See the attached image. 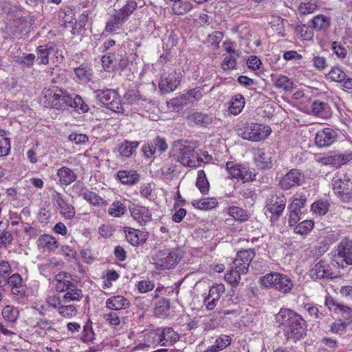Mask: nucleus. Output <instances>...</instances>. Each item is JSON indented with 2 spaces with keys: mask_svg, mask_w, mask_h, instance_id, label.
<instances>
[{
  "mask_svg": "<svg viewBox=\"0 0 352 352\" xmlns=\"http://www.w3.org/2000/svg\"><path fill=\"white\" fill-rule=\"evenodd\" d=\"M276 321L283 327L287 340L294 342L304 338L307 334V323L302 317L289 309L282 308L276 316Z\"/></svg>",
  "mask_w": 352,
  "mask_h": 352,
  "instance_id": "obj_1",
  "label": "nucleus"
},
{
  "mask_svg": "<svg viewBox=\"0 0 352 352\" xmlns=\"http://www.w3.org/2000/svg\"><path fill=\"white\" fill-rule=\"evenodd\" d=\"M254 256V249L239 251L232 262L230 270L225 274L226 280L232 287H236L241 280V275L248 273Z\"/></svg>",
  "mask_w": 352,
  "mask_h": 352,
  "instance_id": "obj_2",
  "label": "nucleus"
},
{
  "mask_svg": "<svg viewBox=\"0 0 352 352\" xmlns=\"http://www.w3.org/2000/svg\"><path fill=\"white\" fill-rule=\"evenodd\" d=\"M35 27V19L30 14H14L10 19L7 30L14 38H21L28 34Z\"/></svg>",
  "mask_w": 352,
  "mask_h": 352,
  "instance_id": "obj_3",
  "label": "nucleus"
},
{
  "mask_svg": "<svg viewBox=\"0 0 352 352\" xmlns=\"http://www.w3.org/2000/svg\"><path fill=\"white\" fill-rule=\"evenodd\" d=\"M331 185L332 190L340 201L352 205V181L350 174L338 173L332 178Z\"/></svg>",
  "mask_w": 352,
  "mask_h": 352,
  "instance_id": "obj_4",
  "label": "nucleus"
},
{
  "mask_svg": "<svg viewBox=\"0 0 352 352\" xmlns=\"http://www.w3.org/2000/svg\"><path fill=\"white\" fill-rule=\"evenodd\" d=\"M43 102L45 107L63 109L68 106L71 102V95L65 90L53 87L52 88H45L43 91Z\"/></svg>",
  "mask_w": 352,
  "mask_h": 352,
  "instance_id": "obj_5",
  "label": "nucleus"
},
{
  "mask_svg": "<svg viewBox=\"0 0 352 352\" xmlns=\"http://www.w3.org/2000/svg\"><path fill=\"white\" fill-rule=\"evenodd\" d=\"M259 282L264 287L274 288L284 294L289 293L294 287L289 276L276 272H272L261 277Z\"/></svg>",
  "mask_w": 352,
  "mask_h": 352,
  "instance_id": "obj_6",
  "label": "nucleus"
},
{
  "mask_svg": "<svg viewBox=\"0 0 352 352\" xmlns=\"http://www.w3.org/2000/svg\"><path fill=\"white\" fill-rule=\"evenodd\" d=\"M98 102L107 109L118 113L124 112L123 105L118 93L113 89H98L94 91Z\"/></svg>",
  "mask_w": 352,
  "mask_h": 352,
  "instance_id": "obj_7",
  "label": "nucleus"
},
{
  "mask_svg": "<svg viewBox=\"0 0 352 352\" xmlns=\"http://www.w3.org/2000/svg\"><path fill=\"white\" fill-rule=\"evenodd\" d=\"M182 256L177 250L164 249L157 251L152 256L153 264L160 270L174 267L181 260Z\"/></svg>",
  "mask_w": 352,
  "mask_h": 352,
  "instance_id": "obj_8",
  "label": "nucleus"
},
{
  "mask_svg": "<svg viewBox=\"0 0 352 352\" xmlns=\"http://www.w3.org/2000/svg\"><path fill=\"white\" fill-rule=\"evenodd\" d=\"M271 133V129L268 126L257 123H251L238 131L239 135L244 140L258 142L265 140Z\"/></svg>",
  "mask_w": 352,
  "mask_h": 352,
  "instance_id": "obj_9",
  "label": "nucleus"
},
{
  "mask_svg": "<svg viewBox=\"0 0 352 352\" xmlns=\"http://www.w3.org/2000/svg\"><path fill=\"white\" fill-rule=\"evenodd\" d=\"M226 168L230 177L241 180L243 183L255 179L256 174L250 171L245 165L230 161L226 163Z\"/></svg>",
  "mask_w": 352,
  "mask_h": 352,
  "instance_id": "obj_10",
  "label": "nucleus"
},
{
  "mask_svg": "<svg viewBox=\"0 0 352 352\" xmlns=\"http://www.w3.org/2000/svg\"><path fill=\"white\" fill-rule=\"evenodd\" d=\"M287 199L283 194L272 192L266 199L265 208L273 214L279 217L285 208Z\"/></svg>",
  "mask_w": 352,
  "mask_h": 352,
  "instance_id": "obj_11",
  "label": "nucleus"
},
{
  "mask_svg": "<svg viewBox=\"0 0 352 352\" xmlns=\"http://www.w3.org/2000/svg\"><path fill=\"white\" fill-rule=\"evenodd\" d=\"M182 77V73L176 71L162 74L159 82L160 89L164 94L174 91L179 85Z\"/></svg>",
  "mask_w": 352,
  "mask_h": 352,
  "instance_id": "obj_12",
  "label": "nucleus"
},
{
  "mask_svg": "<svg viewBox=\"0 0 352 352\" xmlns=\"http://www.w3.org/2000/svg\"><path fill=\"white\" fill-rule=\"evenodd\" d=\"M310 277L314 280L322 278L333 279L338 277L333 272L330 265L325 261H320L312 267L309 272Z\"/></svg>",
  "mask_w": 352,
  "mask_h": 352,
  "instance_id": "obj_13",
  "label": "nucleus"
},
{
  "mask_svg": "<svg viewBox=\"0 0 352 352\" xmlns=\"http://www.w3.org/2000/svg\"><path fill=\"white\" fill-rule=\"evenodd\" d=\"M338 139L337 132L331 128H324L317 132L315 144L319 148L328 147L335 143Z\"/></svg>",
  "mask_w": 352,
  "mask_h": 352,
  "instance_id": "obj_14",
  "label": "nucleus"
},
{
  "mask_svg": "<svg viewBox=\"0 0 352 352\" xmlns=\"http://www.w3.org/2000/svg\"><path fill=\"white\" fill-rule=\"evenodd\" d=\"M304 180V175L298 169L290 170L280 180L279 185L283 190H289L294 186H299Z\"/></svg>",
  "mask_w": 352,
  "mask_h": 352,
  "instance_id": "obj_15",
  "label": "nucleus"
},
{
  "mask_svg": "<svg viewBox=\"0 0 352 352\" xmlns=\"http://www.w3.org/2000/svg\"><path fill=\"white\" fill-rule=\"evenodd\" d=\"M181 155L178 157V161L184 166L195 168L201 165L203 160L200 157L195 155V151L187 146H184L181 149Z\"/></svg>",
  "mask_w": 352,
  "mask_h": 352,
  "instance_id": "obj_16",
  "label": "nucleus"
},
{
  "mask_svg": "<svg viewBox=\"0 0 352 352\" xmlns=\"http://www.w3.org/2000/svg\"><path fill=\"white\" fill-rule=\"evenodd\" d=\"M58 52L57 45L53 42H49L45 45H39L36 49L37 54L36 61L38 64L47 65L49 56H56Z\"/></svg>",
  "mask_w": 352,
  "mask_h": 352,
  "instance_id": "obj_17",
  "label": "nucleus"
},
{
  "mask_svg": "<svg viewBox=\"0 0 352 352\" xmlns=\"http://www.w3.org/2000/svg\"><path fill=\"white\" fill-rule=\"evenodd\" d=\"M224 292L225 286L223 284H217L212 286L209 290L208 295L205 298L204 301L207 309H214Z\"/></svg>",
  "mask_w": 352,
  "mask_h": 352,
  "instance_id": "obj_18",
  "label": "nucleus"
},
{
  "mask_svg": "<svg viewBox=\"0 0 352 352\" xmlns=\"http://www.w3.org/2000/svg\"><path fill=\"white\" fill-rule=\"evenodd\" d=\"M129 210L133 218L140 225H145L151 220V213L145 206L132 204Z\"/></svg>",
  "mask_w": 352,
  "mask_h": 352,
  "instance_id": "obj_19",
  "label": "nucleus"
},
{
  "mask_svg": "<svg viewBox=\"0 0 352 352\" xmlns=\"http://www.w3.org/2000/svg\"><path fill=\"white\" fill-rule=\"evenodd\" d=\"M337 256L342 258L347 265H352V241L345 238L337 248Z\"/></svg>",
  "mask_w": 352,
  "mask_h": 352,
  "instance_id": "obj_20",
  "label": "nucleus"
},
{
  "mask_svg": "<svg viewBox=\"0 0 352 352\" xmlns=\"http://www.w3.org/2000/svg\"><path fill=\"white\" fill-rule=\"evenodd\" d=\"M352 160V155L350 154H336L323 157L320 160V162L324 165H331L335 167H339L347 164Z\"/></svg>",
  "mask_w": 352,
  "mask_h": 352,
  "instance_id": "obj_21",
  "label": "nucleus"
},
{
  "mask_svg": "<svg viewBox=\"0 0 352 352\" xmlns=\"http://www.w3.org/2000/svg\"><path fill=\"white\" fill-rule=\"evenodd\" d=\"M54 200L60 214L67 219H72L75 216L74 208L67 203L60 193L54 195Z\"/></svg>",
  "mask_w": 352,
  "mask_h": 352,
  "instance_id": "obj_22",
  "label": "nucleus"
},
{
  "mask_svg": "<svg viewBox=\"0 0 352 352\" xmlns=\"http://www.w3.org/2000/svg\"><path fill=\"white\" fill-rule=\"evenodd\" d=\"M124 233L127 241L133 246L142 244L146 240V234L139 230L127 227L124 228Z\"/></svg>",
  "mask_w": 352,
  "mask_h": 352,
  "instance_id": "obj_23",
  "label": "nucleus"
},
{
  "mask_svg": "<svg viewBox=\"0 0 352 352\" xmlns=\"http://www.w3.org/2000/svg\"><path fill=\"white\" fill-rule=\"evenodd\" d=\"M140 178V175L133 170H122L117 173V179L123 184L134 185Z\"/></svg>",
  "mask_w": 352,
  "mask_h": 352,
  "instance_id": "obj_24",
  "label": "nucleus"
},
{
  "mask_svg": "<svg viewBox=\"0 0 352 352\" xmlns=\"http://www.w3.org/2000/svg\"><path fill=\"white\" fill-rule=\"evenodd\" d=\"M256 166L261 169L270 168L272 166L271 153L259 148L255 151Z\"/></svg>",
  "mask_w": 352,
  "mask_h": 352,
  "instance_id": "obj_25",
  "label": "nucleus"
},
{
  "mask_svg": "<svg viewBox=\"0 0 352 352\" xmlns=\"http://www.w3.org/2000/svg\"><path fill=\"white\" fill-rule=\"evenodd\" d=\"M106 306L109 309L118 311L129 307L130 302L122 296H115L107 300Z\"/></svg>",
  "mask_w": 352,
  "mask_h": 352,
  "instance_id": "obj_26",
  "label": "nucleus"
},
{
  "mask_svg": "<svg viewBox=\"0 0 352 352\" xmlns=\"http://www.w3.org/2000/svg\"><path fill=\"white\" fill-rule=\"evenodd\" d=\"M37 245L39 248L45 249L50 252L54 251L58 247V243L55 237L50 234L40 236L37 241Z\"/></svg>",
  "mask_w": 352,
  "mask_h": 352,
  "instance_id": "obj_27",
  "label": "nucleus"
},
{
  "mask_svg": "<svg viewBox=\"0 0 352 352\" xmlns=\"http://www.w3.org/2000/svg\"><path fill=\"white\" fill-rule=\"evenodd\" d=\"M70 14L71 15L69 14H65L60 25L61 28L69 31L73 36L78 35L80 31L77 26V20L73 19V12L72 10L70 11Z\"/></svg>",
  "mask_w": 352,
  "mask_h": 352,
  "instance_id": "obj_28",
  "label": "nucleus"
},
{
  "mask_svg": "<svg viewBox=\"0 0 352 352\" xmlns=\"http://www.w3.org/2000/svg\"><path fill=\"white\" fill-rule=\"evenodd\" d=\"M57 176L60 185H69L76 179V174L70 168L65 166L58 170Z\"/></svg>",
  "mask_w": 352,
  "mask_h": 352,
  "instance_id": "obj_29",
  "label": "nucleus"
},
{
  "mask_svg": "<svg viewBox=\"0 0 352 352\" xmlns=\"http://www.w3.org/2000/svg\"><path fill=\"white\" fill-rule=\"evenodd\" d=\"M187 120L202 126H206L212 122V118L210 116L201 112H195L188 115Z\"/></svg>",
  "mask_w": 352,
  "mask_h": 352,
  "instance_id": "obj_30",
  "label": "nucleus"
},
{
  "mask_svg": "<svg viewBox=\"0 0 352 352\" xmlns=\"http://www.w3.org/2000/svg\"><path fill=\"white\" fill-rule=\"evenodd\" d=\"M162 346L173 344L179 340V335L170 327L160 328Z\"/></svg>",
  "mask_w": 352,
  "mask_h": 352,
  "instance_id": "obj_31",
  "label": "nucleus"
},
{
  "mask_svg": "<svg viewBox=\"0 0 352 352\" xmlns=\"http://www.w3.org/2000/svg\"><path fill=\"white\" fill-rule=\"evenodd\" d=\"M124 22V17L121 16L120 14L115 10V13L111 16L106 23L105 30L109 33L113 32L120 29Z\"/></svg>",
  "mask_w": 352,
  "mask_h": 352,
  "instance_id": "obj_32",
  "label": "nucleus"
},
{
  "mask_svg": "<svg viewBox=\"0 0 352 352\" xmlns=\"http://www.w3.org/2000/svg\"><path fill=\"white\" fill-rule=\"evenodd\" d=\"M126 101L130 104L142 105L144 102H150V100L142 96L137 90H129L124 94Z\"/></svg>",
  "mask_w": 352,
  "mask_h": 352,
  "instance_id": "obj_33",
  "label": "nucleus"
},
{
  "mask_svg": "<svg viewBox=\"0 0 352 352\" xmlns=\"http://www.w3.org/2000/svg\"><path fill=\"white\" fill-rule=\"evenodd\" d=\"M138 146L137 141L125 140L119 146L118 152L122 157H130Z\"/></svg>",
  "mask_w": 352,
  "mask_h": 352,
  "instance_id": "obj_34",
  "label": "nucleus"
},
{
  "mask_svg": "<svg viewBox=\"0 0 352 352\" xmlns=\"http://www.w3.org/2000/svg\"><path fill=\"white\" fill-rule=\"evenodd\" d=\"M307 202V197L302 193H296L291 199V204L288 207V210H294V211L302 213V209L305 207Z\"/></svg>",
  "mask_w": 352,
  "mask_h": 352,
  "instance_id": "obj_35",
  "label": "nucleus"
},
{
  "mask_svg": "<svg viewBox=\"0 0 352 352\" xmlns=\"http://www.w3.org/2000/svg\"><path fill=\"white\" fill-rule=\"evenodd\" d=\"M217 201L213 197L203 198L192 201V206L198 209L208 210L214 208L217 206Z\"/></svg>",
  "mask_w": 352,
  "mask_h": 352,
  "instance_id": "obj_36",
  "label": "nucleus"
},
{
  "mask_svg": "<svg viewBox=\"0 0 352 352\" xmlns=\"http://www.w3.org/2000/svg\"><path fill=\"white\" fill-rule=\"evenodd\" d=\"M313 28L317 31L325 30L330 26V18L324 15L318 14L311 20Z\"/></svg>",
  "mask_w": 352,
  "mask_h": 352,
  "instance_id": "obj_37",
  "label": "nucleus"
},
{
  "mask_svg": "<svg viewBox=\"0 0 352 352\" xmlns=\"http://www.w3.org/2000/svg\"><path fill=\"white\" fill-rule=\"evenodd\" d=\"M170 309V301L167 298H162L157 301L154 308V314L157 317L162 318L168 315Z\"/></svg>",
  "mask_w": 352,
  "mask_h": 352,
  "instance_id": "obj_38",
  "label": "nucleus"
},
{
  "mask_svg": "<svg viewBox=\"0 0 352 352\" xmlns=\"http://www.w3.org/2000/svg\"><path fill=\"white\" fill-rule=\"evenodd\" d=\"M245 99L241 94H237L232 98L230 105L229 107L230 111L232 114L238 115L241 112L244 107Z\"/></svg>",
  "mask_w": 352,
  "mask_h": 352,
  "instance_id": "obj_39",
  "label": "nucleus"
},
{
  "mask_svg": "<svg viewBox=\"0 0 352 352\" xmlns=\"http://www.w3.org/2000/svg\"><path fill=\"white\" fill-rule=\"evenodd\" d=\"M75 109L79 113L88 112L89 108L88 105L83 101L82 98L78 95H75L74 98L71 96V102H69L68 106Z\"/></svg>",
  "mask_w": 352,
  "mask_h": 352,
  "instance_id": "obj_40",
  "label": "nucleus"
},
{
  "mask_svg": "<svg viewBox=\"0 0 352 352\" xmlns=\"http://www.w3.org/2000/svg\"><path fill=\"white\" fill-rule=\"evenodd\" d=\"M82 298V290L77 288L75 285L66 291L65 294L63 297V302L66 303L70 301L80 300Z\"/></svg>",
  "mask_w": 352,
  "mask_h": 352,
  "instance_id": "obj_41",
  "label": "nucleus"
},
{
  "mask_svg": "<svg viewBox=\"0 0 352 352\" xmlns=\"http://www.w3.org/2000/svg\"><path fill=\"white\" fill-rule=\"evenodd\" d=\"M19 311L12 305H6L2 310L3 318L8 322H14L17 320Z\"/></svg>",
  "mask_w": 352,
  "mask_h": 352,
  "instance_id": "obj_42",
  "label": "nucleus"
},
{
  "mask_svg": "<svg viewBox=\"0 0 352 352\" xmlns=\"http://www.w3.org/2000/svg\"><path fill=\"white\" fill-rule=\"evenodd\" d=\"M196 186L203 194H206L208 192L210 185L209 182L206 179V174L203 170H199L197 172V178L196 182Z\"/></svg>",
  "mask_w": 352,
  "mask_h": 352,
  "instance_id": "obj_43",
  "label": "nucleus"
},
{
  "mask_svg": "<svg viewBox=\"0 0 352 352\" xmlns=\"http://www.w3.org/2000/svg\"><path fill=\"white\" fill-rule=\"evenodd\" d=\"M275 87L282 89L285 91L291 92L294 89V82L292 79L286 76H280L275 83Z\"/></svg>",
  "mask_w": 352,
  "mask_h": 352,
  "instance_id": "obj_44",
  "label": "nucleus"
},
{
  "mask_svg": "<svg viewBox=\"0 0 352 352\" xmlns=\"http://www.w3.org/2000/svg\"><path fill=\"white\" fill-rule=\"evenodd\" d=\"M82 197L89 204L94 206H105L107 201L102 197H99L94 192H86L82 194Z\"/></svg>",
  "mask_w": 352,
  "mask_h": 352,
  "instance_id": "obj_45",
  "label": "nucleus"
},
{
  "mask_svg": "<svg viewBox=\"0 0 352 352\" xmlns=\"http://www.w3.org/2000/svg\"><path fill=\"white\" fill-rule=\"evenodd\" d=\"M228 212L236 221H245L248 219V214L243 208L232 206L229 208Z\"/></svg>",
  "mask_w": 352,
  "mask_h": 352,
  "instance_id": "obj_46",
  "label": "nucleus"
},
{
  "mask_svg": "<svg viewBox=\"0 0 352 352\" xmlns=\"http://www.w3.org/2000/svg\"><path fill=\"white\" fill-rule=\"evenodd\" d=\"M297 35L303 40L310 41L314 37V32L312 29L306 25H299L295 28Z\"/></svg>",
  "mask_w": 352,
  "mask_h": 352,
  "instance_id": "obj_47",
  "label": "nucleus"
},
{
  "mask_svg": "<svg viewBox=\"0 0 352 352\" xmlns=\"http://www.w3.org/2000/svg\"><path fill=\"white\" fill-rule=\"evenodd\" d=\"M36 60V56L34 54H28L25 56H18L15 59V62L19 64L21 68H30Z\"/></svg>",
  "mask_w": 352,
  "mask_h": 352,
  "instance_id": "obj_48",
  "label": "nucleus"
},
{
  "mask_svg": "<svg viewBox=\"0 0 352 352\" xmlns=\"http://www.w3.org/2000/svg\"><path fill=\"white\" fill-rule=\"evenodd\" d=\"M314 226L313 221L304 220L295 227L294 232L301 235L307 234L313 229Z\"/></svg>",
  "mask_w": 352,
  "mask_h": 352,
  "instance_id": "obj_49",
  "label": "nucleus"
},
{
  "mask_svg": "<svg viewBox=\"0 0 352 352\" xmlns=\"http://www.w3.org/2000/svg\"><path fill=\"white\" fill-rule=\"evenodd\" d=\"M126 212V207L121 201H114L109 209V214L115 217H120Z\"/></svg>",
  "mask_w": 352,
  "mask_h": 352,
  "instance_id": "obj_50",
  "label": "nucleus"
},
{
  "mask_svg": "<svg viewBox=\"0 0 352 352\" xmlns=\"http://www.w3.org/2000/svg\"><path fill=\"white\" fill-rule=\"evenodd\" d=\"M329 109L327 103L322 101H314L311 104V110L314 115L323 117L324 112Z\"/></svg>",
  "mask_w": 352,
  "mask_h": 352,
  "instance_id": "obj_51",
  "label": "nucleus"
},
{
  "mask_svg": "<svg viewBox=\"0 0 352 352\" xmlns=\"http://www.w3.org/2000/svg\"><path fill=\"white\" fill-rule=\"evenodd\" d=\"M58 313L63 317L71 318L76 315L77 310L73 305H61L58 307Z\"/></svg>",
  "mask_w": 352,
  "mask_h": 352,
  "instance_id": "obj_52",
  "label": "nucleus"
},
{
  "mask_svg": "<svg viewBox=\"0 0 352 352\" xmlns=\"http://www.w3.org/2000/svg\"><path fill=\"white\" fill-rule=\"evenodd\" d=\"M329 210L327 201H316L311 205V210L319 215H324Z\"/></svg>",
  "mask_w": 352,
  "mask_h": 352,
  "instance_id": "obj_53",
  "label": "nucleus"
},
{
  "mask_svg": "<svg viewBox=\"0 0 352 352\" xmlns=\"http://www.w3.org/2000/svg\"><path fill=\"white\" fill-rule=\"evenodd\" d=\"M329 76L332 80L340 82L345 80L346 75L340 67H335L329 72Z\"/></svg>",
  "mask_w": 352,
  "mask_h": 352,
  "instance_id": "obj_54",
  "label": "nucleus"
},
{
  "mask_svg": "<svg viewBox=\"0 0 352 352\" xmlns=\"http://www.w3.org/2000/svg\"><path fill=\"white\" fill-rule=\"evenodd\" d=\"M160 328H158L146 334V340L151 344L162 346Z\"/></svg>",
  "mask_w": 352,
  "mask_h": 352,
  "instance_id": "obj_55",
  "label": "nucleus"
},
{
  "mask_svg": "<svg viewBox=\"0 0 352 352\" xmlns=\"http://www.w3.org/2000/svg\"><path fill=\"white\" fill-rule=\"evenodd\" d=\"M231 338L227 335H221L217 340L214 346L217 349V350L221 351L226 349L228 346L231 343Z\"/></svg>",
  "mask_w": 352,
  "mask_h": 352,
  "instance_id": "obj_56",
  "label": "nucleus"
},
{
  "mask_svg": "<svg viewBox=\"0 0 352 352\" xmlns=\"http://www.w3.org/2000/svg\"><path fill=\"white\" fill-rule=\"evenodd\" d=\"M10 139L0 133V157L6 156L10 151Z\"/></svg>",
  "mask_w": 352,
  "mask_h": 352,
  "instance_id": "obj_57",
  "label": "nucleus"
},
{
  "mask_svg": "<svg viewBox=\"0 0 352 352\" xmlns=\"http://www.w3.org/2000/svg\"><path fill=\"white\" fill-rule=\"evenodd\" d=\"M331 49L338 58H344L347 54V50L340 42L333 41L331 43Z\"/></svg>",
  "mask_w": 352,
  "mask_h": 352,
  "instance_id": "obj_58",
  "label": "nucleus"
},
{
  "mask_svg": "<svg viewBox=\"0 0 352 352\" xmlns=\"http://www.w3.org/2000/svg\"><path fill=\"white\" fill-rule=\"evenodd\" d=\"M74 72L78 78L81 80L87 81L91 79V74L90 71L82 65L76 68Z\"/></svg>",
  "mask_w": 352,
  "mask_h": 352,
  "instance_id": "obj_59",
  "label": "nucleus"
},
{
  "mask_svg": "<svg viewBox=\"0 0 352 352\" xmlns=\"http://www.w3.org/2000/svg\"><path fill=\"white\" fill-rule=\"evenodd\" d=\"M317 8L316 3H300L298 6V10L300 14L305 15L314 12Z\"/></svg>",
  "mask_w": 352,
  "mask_h": 352,
  "instance_id": "obj_60",
  "label": "nucleus"
},
{
  "mask_svg": "<svg viewBox=\"0 0 352 352\" xmlns=\"http://www.w3.org/2000/svg\"><path fill=\"white\" fill-rule=\"evenodd\" d=\"M13 240L12 234L10 231L4 230L0 234V248H6L12 243Z\"/></svg>",
  "mask_w": 352,
  "mask_h": 352,
  "instance_id": "obj_61",
  "label": "nucleus"
},
{
  "mask_svg": "<svg viewBox=\"0 0 352 352\" xmlns=\"http://www.w3.org/2000/svg\"><path fill=\"white\" fill-rule=\"evenodd\" d=\"M155 287V284L148 280H141L138 282V288L140 292L146 293L152 291Z\"/></svg>",
  "mask_w": 352,
  "mask_h": 352,
  "instance_id": "obj_62",
  "label": "nucleus"
},
{
  "mask_svg": "<svg viewBox=\"0 0 352 352\" xmlns=\"http://www.w3.org/2000/svg\"><path fill=\"white\" fill-rule=\"evenodd\" d=\"M114 61H116V56L113 54H107L102 58V63L104 69H112L114 67Z\"/></svg>",
  "mask_w": 352,
  "mask_h": 352,
  "instance_id": "obj_63",
  "label": "nucleus"
},
{
  "mask_svg": "<svg viewBox=\"0 0 352 352\" xmlns=\"http://www.w3.org/2000/svg\"><path fill=\"white\" fill-rule=\"evenodd\" d=\"M104 319L111 326L116 327L120 324V318L116 312L111 311L104 315Z\"/></svg>",
  "mask_w": 352,
  "mask_h": 352,
  "instance_id": "obj_64",
  "label": "nucleus"
}]
</instances>
